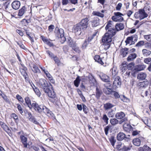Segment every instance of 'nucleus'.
I'll list each match as a JSON object with an SVG mask.
<instances>
[{
  "instance_id": "nucleus-21",
  "label": "nucleus",
  "mask_w": 151,
  "mask_h": 151,
  "mask_svg": "<svg viewBox=\"0 0 151 151\" xmlns=\"http://www.w3.org/2000/svg\"><path fill=\"white\" fill-rule=\"evenodd\" d=\"M110 72L112 73V76L113 78L117 74L118 71L117 67L114 66L113 68L110 70Z\"/></svg>"
},
{
  "instance_id": "nucleus-64",
  "label": "nucleus",
  "mask_w": 151,
  "mask_h": 151,
  "mask_svg": "<svg viewBox=\"0 0 151 151\" xmlns=\"http://www.w3.org/2000/svg\"><path fill=\"white\" fill-rule=\"evenodd\" d=\"M110 129V127L109 126H106L104 128L105 133L106 135H107L108 134V131Z\"/></svg>"
},
{
  "instance_id": "nucleus-45",
  "label": "nucleus",
  "mask_w": 151,
  "mask_h": 151,
  "mask_svg": "<svg viewBox=\"0 0 151 151\" xmlns=\"http://www.w3.org/2000/svg\"><path fill=\"white\" fill-rule=\"evenodd\" d=\"M115 114V111L111 109V111H109L107 113V115L109 117H113Z\"/></svg>"
},
{
  "instance_id": "nucleus-50",
  "label": "nucleus",
  "mask_w": 151,
  "mask_h": 151,
  "mask_svg": "<svg viewBox=\"0 0 151 151\" xmlns=\"http://www.w3.org/2000/svg\"><path fill=\"white\" fill-rule=\"evenodd\" d=\"M53 58L55 63L57 64L58 66L60 65L61 63L60 60L57 57L55 56Z\"/></svg>"
},
{
  "instance_id": "nucleus-54",
  "label": "nucleus",
  "mask_w": 151,
  "mask_h": 151,
  "mask_svg": "<svg viewBox=\"0 0 151 151\" xmlns=\"http://www.w3.org/2000/svg\"><path fill=\"white\" fill-rule=\"evenodd\" d=\"M16 99L19 101L21 102L22 103L24 102V100L22 97L19 94H17L16 96Z\"/></svg>"
},
{
  "instance_id": "nucleus-52",
  "label": "nucleus",
  "mask_w": 151,
  "mask_h": 151,
  "mask_svg": "<svg viewBox=\"0 0 151 151\" xmlns=\"http://www.w3.org/2000/svg\"><path fill=\"white\" fill-rule=\"evenodd\" d=\"M20 71L22 74L26 79L28 76L27 73H26V71L23 70L22 69H20Z\"/></svg>"
},
{
  "instance_id": "nucleus-18",
  "label": "nucleus",
  "mask_w": 151,
  "mask_h": 151,
  "mask_svg": "<svg viewBox=\"0 0 151 151\" xmlns=\"http://www.w3.org/2000/svg\"><path fill=\"white\" fill-rule=\"evenodd\" d=\"M20 138L23 144L24 147H27L28 144L27 143V138L24 135L22 134L20 136Z\"/></svg>"
},
{
  "instance_id": "nucleus-51",
  "label": "nucleus",
  "mask_w": 151,
  "mask_h": 151,
  "mask_svg": "<svg viewBox=\"0 0 151 151\" xmlns=\"http://www.w3.org/2000/svg\"><path fill=\"white\" fill-rule=\"evenodd\" d=\"M144 39L149 42H151V34L145 35L144 36Z\"/></svg>"
},
{
  "instance_id": "nucleus-40",
  "label": "nucleus",
  "mask_w": 151,
  "mask_h": 151,
  "mask_svg": "<svg viewBox=\"0 0 151 151\" xmlns=\"http://www.w3.org/2000/svg\"><path fill=\"white\" fill-rule=\"evenodd\" d=\"M114 106V105L109 103H107L104 105V107L106 110H107L112 108Z\"/></svg>"
},
{
  "instance_id": "nucleus-2",
  "label": "nucleus",
  "mask_w": 151,
  "mask_h": 151,
  "mask_svg": "<svg viewBox=\"0 0 151 151\" xmlns=\"http://www.w3.org/2000/svg\"><path fill=\"white\" fill-rule=\"evenodd\" d=\"M31 107L29 108L30 110L33 108L35 111L39 113H41L43 111L48 117H54V114L45 106H39L37 103L35 102L32 104Z\"/></svg>"
},
{
  "instance_id": "nucleus-12",
  "label": "nucleus",
  "mask_w": 151,
  "mask_h": 151,
  "mask_svg": "<svg viewBox=\"0 0 151 151\" xmlns=\"http://www.w3.org/2000/svg\"><path fill=\"white\" fill-rule=\"evenodd\" d=\"M83 29L82 28V27L79 24H77L74 27V32L76 35H79L81 33V29Z\"/></svg>"
},
{
  "instance_id": "nucleus-11",
  "label": "nucleus",
  "mask_w": 151,
  "mask_h": 151,
  "mask_svg": "<svg viewBox=\"0 0 151 151\" xmlns=\"http://www.w3.org/2000/svg\"><path fill=\"white\" fill-rule=\"evenodd\" d=\"M113 85L115 88L120 87L121 84V80L119 76H116L113 82Z\"/></svg>"
},
{
  "instance_id": "nucleus-44",
  "label": "nucleus",
  "mask_w": 151,
  "mask_h": 151,
  "mask_svg": "<svg viewBox=\"0 0 151 151\" xmlns=\"http://www.w3.org/2000/svg\"><path fill=\"white\" fill-rule=\"evenodd\" d=\"M93 14L101 18H103L104 17V14L99 12L94 11L93 12Z\"/></svg>"
},
{
  "instance_id": "nucleus-7",
  "label": "nucleus",
  "mask_w": 151,
  "mask_h": 151,
  "mask_svg": "<svg viewBox=\"0 0 151 151\" xmlns=\"http://www.w3.org/2000/svg\"><path fill=\"white\" fill-rule=\"evenodd\" d=\"M112 21H109L105 27V29L106 31L108 30L107 32H112L113 33H116V29L114 27H112Z\"/></svg>"
},
{
  "instance_id": "nucleus-30",
  "label": "nucleus",
  "mask_w": 151,
  "mask_h": 151,
  "mask_svg": "<svg viewBox=\"0 0 151 151\" xmlns=\"http://www.w3.org/2000/svg\"><path fill=\"white\" fill-rule=\"evenodd\" d=\"M133 143L135 146H139L141 144V141L138 138H136L133 139Z\"/></svg>"
},
{
  "instance_id": "nucleus-29",
  "label": "nucleus",
  "mask_w": 151,
  "mask_h": 151,
  "mask_svg": "<svg viewBox=\"0 0 151 151\" xmlns=\"http://www.w3.org/2000/svg\"><path fill=\"white\" fill-rule=\"evenodd\" d=\"M102 91L101 90H99L97 87L96 88V92L95 96L97 99H100L101 95L102 94Z\"/></svg>"
},
{
  "instance_id": "nucleus-1",
  "label": "nucleus",
  "mask_w": 151,
  "mask_h": 151,
  "mask_svg": "<svg viewBox=\"0 0 151 151\" xmlns=\"http://www.w3.org/2000/svg\"><path fill=\"white\" fill-rule=\"evenodd\" d=\"M38 83L39 86L43 89L44 91L47 94L49 97L52 99L55 98V93L50 83L48 84L47 81L43 79H40Z\"/></svg>"
},
{
  "instance_id": "nucleus-27",
  "label": "nucleus",
  "mask_w": 151,
  "mask_h": 151,
  "mask_svg": "<svg viewBox=\"0 0 151 151\" xmlns=\"http://www.w3.org/2000/svg\"><path fill=\"white\" fill-rule=\"evenodd\" d=\"M144 62L146 64H150L148 68V69L149 71H151V58H145L144 60Z\"/></svg>"
},
{
  "instance_id": "nucleus-37",
  "label": "nucleus",
  "mask_w": 151,
  "mask_h": 151,
  "mask_svg": "<svg viewBox=\"0 0 151 151\" xmlns=\"http://www.w3.org/2000/svg\"><path fill=\"white\" fill-rule=\"evenodd\" d=\"M26 8L25 6H23L19 11L18 15L20 17L22 16L25 12Z\"/></svg>"
},
{
  "instance_id": "nucleus-9",
  "label": "nucleus",
  "mask_w": 151,
  "mask_h": 151,
  "mask_svg": "<svg viewBox=\"0 0 151 151\" xmlns=\"http://www.w3.org/2000/svg\"><path fill=\"white\" fill-rule=\"evenodd\" d=\"M138 12L140 20L143 19L148 17V14L145 12L144 9H139Z\"/></svg>"
},
{
  "instance_id": "nucleus-24",
  "label": "nucleus",
  "mask_w": 151,
  "mask_h": 151,
  "mask_svg": "<svg viewBox=\"0 0 151 151\" xmlns=\"http://www.w3.org/2000/svg\"><path fill=\"white\" fill-rule=\"evenodd\" d=\"M137 56V54L135 53H132L129 55L127 58V61L128 62H130L133 60Z\"/></svg>"
},
{
  "instance_id": "nucleus-16",
  "label": "nucleus",
  "mask_w": 151,
  "mask_h": 151,
  "mask_svg": "<svg viewBox=\"0 0 151 151\" xmlns=\"http://www.w3.org/2000/svg\"><path fill=\"white\" fill-rule=\"evenodd\" d=\"M99 76L101 79L104 82H110L109 77L105 74L101 73L99 75Z\"/></svg>"
},
{
  "instance_id": "nucleus-47",
  "label": "nucleus",
  "mask_w": 151,
  "mask_h": 151,
  "mask_svg": "<svg viewBox=\"0 0 151 151\" xmlns=\"http://www.w3.org/2000/svg\"><path fill=\"white\" fill-rule=\"evenodd\" d=\"M102 119L104 122L105 123L106 125L108 124L109 118L105 114H104Z\"/></svg>"
},
{
  "instance_id": "nucleus-26",
  "label": "nucleus",
  "mask_w": 151,
  "mask_h": 151,
  "mask_svg": "<svg viewBox=\"0 0 151 151\" xmlns=\"http://www.w3.org/2000/svg\"><path fill=\"white\" fill-rule=\"evenodd\" d=\"M115 29L117 31L123 29L124 28V25L122 23H119L116 24L115 26Z\"/></svg>"
},
{
  "instance_id": "nucleus-35",
  "label": "nucleus",
  "mask_w": 151,
  "mask_h": 151,
  "mask_svg": "<svg viewBox=\"0 0 151 151\" xmlns=\"http://www.w3.org/2000/svg\"><path fill=\"white\" fill-rule=\"evenodd\" d=\"M142 53L144 56L147 57L151 54V52L146 49H143L142 50Z\"/></svg>"
},
{
  "instance_id": "nucleus-58",
  "label": "nucleus",
  "mask_w": 151,
  "mask_h": 151,
  "mask_svg": "<svg viewBox=\"0 0 151 151\" xmlns=\"http://www.w3.org/2000/svg\"><path fill=\"white\" fill-rule=\"evenodd\" d=\"M83 111L85 114L87 113L88 109L86 106L84 104H83Z\"/></svg>"
},
{
  "instance_id": "nucleus-8",
  "label": "nucleus",
  "mask_w": 151,
  "mask_h": 151,
  "mask_svg": "<svg viewBox=\"0 0 151 151\" xmlns=\"http://www.w3.org/2000/svg\"><path fill=\"white\" fill-rule=\"evenodd\" d=\"M117 139L119 141H121L124 139L126 141L129 140V138L126 136L125 134L122 132H119L116 136Z\"/></svg>"
},
{
  "instance_id": "nucleus-43",
  "label": "nucleus",
  "mask_w": 151,
  "mask_h": 151,
  "mask_svg": "<svg viewBox=\"0 0 151 151\" xmlns=\"http://www.w3.org/2000/svg\"><path fill=\"white\" fill-rule=\"evenodd\" d=\"M80 81V79L79 76L77 77L76 79L74 81V85L76 87H78L79 86V83Z\"/></svg>"
},
{
  "instance_id": "nucleus-60",
  "label": "nucleus",
  "mask_w": 151,
  "mask_h": 151,
  "mask_svg": "<svg viewBox=\"0 0 151 151\" xmlns=\"http://www.w3.org/2000/svg\"><path fill=\"white\" fill-rule=\"evenodd\" d=\"M11 117L13 118L15 120V122L16 123L17 122V120L18 119V116L15 113H13L11 115Z\"/></svg>"
},
{
  "instance_id": "nucleus-34",
  "label": "nucleus",
  "mask_w": 151,
  "mask_h": 151,
  "mask_svg": "<svg viewBox=\"0 0 151 151\" xmlns=\"http://www.w3.org/2000/svg\"><path fill=\"white\" fill-rule=\"evenodd\" d=\"M24 99L25 102L29 108L30 107H31L32 104H31V101L30 98L28 97H26Z\"/></svg>"
},
{
  "instance_id": "nucleus-17",
  "label": "nucleus",
  "mask_w": 151,
  "mask_h": 151,
  "mask_svg": "<svg viewBox=\"0 0 151 151\" xmlns=\"http://www.w3.org/2000/svg\"><path fill=\"white\" fill-rule=\"evenodd\" d=\"M0 125L3 129L10 135L9 134H11V131L8 126L2 122H0Z\"/></svg>"
},
{
  "instance_id": "nucleus-61",
  "label": "nucleus",
  "mask_w": 151,
  "mask_h": 151,
  "mask_svg": "<svg viewBox=\"0 0 151 151\" xmlns=\"http://www.w3.org/2000/svg\"><path fill=\"white\" fill-rule=\"evenodd\" d=\"M144 45L146 48L151 49V43L147 42L145 43Z\"/></svg>"
},
{
  "instance_id": "nucleus-39",
  "label": "nucleus",
  "mask_w": 151,
  "mask_h": 151,
  "mask_svg": "<svg viewBox=\"0 0 151 151\" xmlns=\"http://www.w3.org/2000/svg\"><path fill=\"white\" fill-rule=\"evenodd\" d=\"M104 91L105 93L106 94H110L113 92L111 88H104Z\"/></svg>"
},
{
  "instance_id": "nucleus-41",
  "label": "nucleus",
  "mask_w": 151,
  "mask_h": 151,
  "mask_svg": "<svg viewBox=\"0 0 151 151\" xmlns=\"http://www.w3.org/2000/svg\"><path fill=\"white\" fill-rule=\"evenodd\" d=\"M109 140L112 146L114 147L116 141L114 138V137L113 136H111L109 138Z\"/></svg>"
},
{
  "instance_id": "nucleus-62",
  "label": "nucleus",
  "mask_w": 151,
  "mask_h": 151,
  "mask_svg": "<svg viewBox=\"0 0 151 151\" xmlns=\"http://www.w3.org/2000/svg\"><path fill=\"white\" fill-rule=\"evenodd\" d=\"M77 92L81 98L82 99L83 98H84V97L81 91L79 89H77Z\"/></svg>"
},
{
  "instance_id": "nucleus-57",
  "label": "nucleus",
  "mask_w": 151,
  "mask_h": 151,
  "mask_svg": "<svg viewBox=\"0 0 151 151\" xmlns=\"http://www.w3.org/2000/svg\"><path fill=\"white\" fill-rule=\"evenodd\" d=\"M36 94L39 97L41 95V93L39 89L36 88L33 90Z\"/></svg>"
},
{
  "instance_id": "nucleus-22",
  "label": "nucleus",
  "mask_w": 151,
  "mask_h": 151,
  "mask_svg": "<svg viewBox=\"0 0 151 151\" xmlns=\"http://www.w3.org/2000/svg\"><path fill=\"white\" fill-rule=\"evenodd\" d=\"M69 42H68V44L70 46L72 47V49L74 51H75L76 52L79 53L80 52V50L79 49V48L78 47L75 45L74 44L72 45V43L70 40H69Z\"/></svg>"
},
{
  "instance_id": "nucleus-10",
  "label": "nucleus",
  "mask_w": 151,
  "mask_h": 151,
  "mask_svg": "<svg viewBox=\"0 0 151 151\" xmlns=\"http://www.w3.org/2000/svg\"><path fill=\"white\" fill-rule=\"evenodd\" d=\"M149 84V82L147 81H145L142 82L137 83V86L138 88L142 89L143 88H146L147 86Z\"/></svg>"
},
{
  "instance_id": "nucleus-53",
  "label": "nucleus",
  "mask_w": 151,
  "mask_h": 151,
  "mask_svg": "<svg viewBox=\"0 0 151 151\" xmlns=\"http://www.w3.org/2000/svg\"><path fill=\"white\" fill-rule=\"evenodd\" d=\"M29 120L33 122L36 124H39V123L37 121L35 118L34 117L29 118Z\"/></svg>"
},
{
  "instance_id": "nucleus-32",
  "label": "nucleus",
  "mask_w": 151,
  "mask_h": 151,
  "mask_svg": "<svg viewBox=\"0 0 151 151\" xmlns=\"http://www.w3.org/2000/svg\"><path fill=\"white\" fill-rule=\"evenodd\" d=\"M145 67L144 65H139L135 67L134 68L136 71L138 72L144 70Z\"/></svg>"
},
{
  "instance_id": "nucleus-14",
  "label": "nucleus",
  "mask_w": 151,
  "mask_h": 151,
  "mask_svg": "<svg viewBox=\"0 0 151 151\" xmlns=\"http://www.w3.org/2000/svg\"><path fill=\"white\" fill-rule=\"evenodd\" d=\"M94 59L96 61L98 62L101 65H104L105 62V60L104 59V57H102L101 58L100 56L99 55H96Z\"/></svg>"
},
{
  "instance_id": "nucleus-15",
  "label": "nucleus",
  "mask_w": 151,
  "mask_h": 151,
  "mask_svg": "<svg viewBox=\"0 0 151 151\" xmlns=\"http://www.w3.org/2000/svg\"><path fill=\"white\" fill-rule=\"evenodd\" d=\"M94 59L96 61L98 62L101 65H104L105 62V60L104 59V57H102L101 58L100 56L99 55H96Z\"/></svg>"
},
{
  "instance_id": "nucleus-38",
  "label": "nucleus",
  "mask_w": 151,
  "mask_h": 151,
  "mask_svg": "<svg viewBox=\"0 0 151 151\" xmlns=\"http://www.w3.org/2000/svg\"><path fill=\"white\" fill-rule=\"evenodd\" d=\"M32 71L35 73H40V71L38 67L35 65L33 64V65Z\"/></svg>"
},
{
  "instance_id": "nucleus-28",
  "label": "nucleus",
  "mask_w": 151,
  "mask_h": 151,
  "mask_svg": "<svg viewBox=\"0 0 151 151\" xmlns=\"http://www.w3.org/2000/svg\"><path fill=\"white\" fill-rule=\"evenodd\" d=\"M124 130L127 132H129L132 129V127L129 124H124L123 126Z\"/></svg>"
},
{
  "instance_id": "nucleus-25",
  "label": "nucleus",
  "mask_w": 151,
  "mask_h": 151,
  "mask_svg": "<svg viewBox=\"0 0 151 151\" xmlns=\"http://www.w3.org/2000/svg\"><path fill=\"white\" fill-rule=\"evenodd\" d=\"M93 26L96 27L99 24V19L98 17H95L91 21Z\"/></svg>"
},
{
  "instance_id": "nucleus-31",
  "label": "nucleus",
  "mask_w": 151,
  "mask_h": 151,
  "mask_svg": "<svg viewBox=\"0 0 151 151\" xmlns=\"http://www.w3.org/2000/svg\"><path fill=\"white\" fill-rule=\"evenodd\" d=\"M146 77V74L144 73H141L139 74L137 76L138 79L143 80L145 79Z\"/></svg>"
},
{
  "instance_id": "nucleus-59",
  "label": "nucleus",
  "mask_w": 151,
  "mask_h": 151,
  "mask_svg": "<svg viewBox=\"0 0 151 151\" xmlns=\"http://www.w3.org/2000/svg\"><path fill=\"white\" fill-rule=\"evenodd\" d=\"M120 98L121 100L124 102H127L128 101V99L124 95H122L120 96Z\"/></svg>"
},
{
  "instance_id": "nucleus-3",
  "label": "nucleus",
  "mask_w": 151,
  "mask_h": 151,
  "mask_svg": "<svg viewBox=\"0 0 151 151\" xmlns=\"http://www.w3.org/2000/svg\"><path fill=\"white\" fill-rule=\"evenodd\" d=\"M55 33L56 36L61 39L60 40L61 43H63L66 40L65 37L64 36V30L61 28L59 29L58 27H56L55 29Z\"/></svg>"
},
{
  "instance_id": "nucleus-20",
  "label": "nucleus",
  "mask_w": 151,
  "mask_h": 151,
  "mask_svg": "<svg viewBox=\"0 0 151 151\" xmlns=\"http://www.w3.org/2000/svg\"><path fill=\"white\" fill-rule=\"evenodd\" d=\"M41 39L43 42L46 44L47 45L50 47L53 46L54 45L50 40H49L45 37L42 36H41Z\"/></svg>"
},
{
  "instance_id": "nucleus-42",
  "label": "nucleus",
  "mask_w": 151,
  "mask_h": 151,
  "mask_svg": "<svg viewBox=\"0 0 151 151\" xmlns=\"http://www.w3.org/2000/svg\"><path fill=\"white\" fill-rule=\"evenodd\" d=\"M110 122L112 125H115L118 124L119 121L115 118L111 119L110 120Z\"/></svg>"
},
{
  "instance_id": "nucleus-4",
  "label": "nucleus",
  "mask_w": 151,
  "mask_h": 151,
  "mask_svg": "<svg viewBox=\"0 0 151 151\" xmlns=\"http://www.w3.org/2000/svg\"><path fill=\"white\" fill-rule=\"evenodd\" d=\"M116 33L107 32L103 36L102 39L103 42L111 43L112 41V37Z\"/></svg>"
},
{
  "instance_id": "nucleus-5",
  "label": "nucleus",
  "mask_w": 151,
  "mask_h": 151,
  "mask_svg": "<svg viewBox=\"0 0 151 151\" xmlns=\"http://www.w3.org/2000/svg\"><path fill=\"white\" fill-rule=\"evenodd\" d=\"M116 118L118 119H122L119 121V123L121 124L123 122H126L127 121V117H124L125 114L122 111L117 112L115 115Z\"/></svg>"
},
{
  "instance_id": "nucleus-13",
  "label": "nucleus",
  "mask_w": 151,
  "mask_h": 151,
  "mask_svg": "<svg viewBox=\"0 0 151 151\" xmlns=\"http://www.w3.org/2000/svg\"><path fill=\"white\" fill-rule=\"evenodd\" d=\"M88 19L86 18L82 19L79 24L82 27V28H86L88 26Z\"/></svg>"
},
{
  "instance_id": "nucleus-56",
  "label": "nucleus",
  "mask_w": 151,
  "mask_h": 151,
  "mask_svg": "<svg viewBox=\"0 0 151 151\" xmlns=\"http://www.w3.org/2000/svg\"><path fill=\"white\" fill-rule=\"evenodd\" d=\"M17 108L19 113L22 114L23 113V109L21 106L19 104H17Z\"/></svg>"
},
{
  "instance_id": "nucleus-55",
  "label": "nucleus",
  "mask_w": 151,
  "mask_h": 151,
  "mask_svg": "<svg viewBox=\"0 0 151 151\" xmlns=\"http://www.w3.org/2000/svg\"><path fill=\"white\" fill-rule=\"evenodd\" d=\"M46 52L49 56V57L51 58H53L55 57V56H54L53 53H52L51 51L48 50H47L46 51Z\"/></svg>"
},
{
  "instance_id": "nucleus-33",
  "label": "nucleus",
  "mask_w": 151,
  "mask_h": 151,
  "mask_svg": "<svg viewBox=\"0 0 151 151\" xmlns=\"http://www.w3.org/2000/svg\"><path fill=\"white\" fill-rule=\"evenodd\" d=\"M129 49L125 48L122 49L121 50V55L123 57H124L127 54L128 52Z\"/></svg>"
},
{
  "instance_id": "nucleus-49",
  "label": "nucleus",
  "mask_w": 151,
  "mask_h": 151,
  "mask_svg": "<svg viewBox=\"0 0 151 151\" xmlns=\"http://www.w3.org/2000/svg\"><path fill=\"white\" fill-rule=\"evenodd\" d=\"M133 40V36L129 37H127L126 40L125 41V42L126 44H130L131 42L132 41V40Z\"/></svg>"
},
{
  "instance_id": "nucleus-63",
  "label": "nucleus",
  "mask_w": 151,
  "mask_h": 151,
  "mask_svg": "<svg viewBox=\"0 0 151 151\" xmlns=\"http://www.w3.org/2000/svg\"><path fill=\"white\" fill-rule=\"evenodd\" d=\"M88 43H88L87 40H86L82 45V48L83 49L86 48Z\"/></svg>"
},
{
  "instance_id": "nucleus-19",
  "label": "nucleus",
  "mask_w": 151,
  "mask_h": 151,
  "mask_svg": "<svg viewBox=\"0 0 151 151\" xmlns=\"http://www.w3.org/2000/svg\"><path fill=\"white\" fill-rule=\"evenodd\" d=\"M20 2L18 1H13L11 4L12 8L14 9H18L20 7Z\"/></svg>"
},
{
  "instance_id": "nucleus-46",
  "label": "nucleus",
  "mask_w": 151,
  "mask_h": 151,
  "mask_svg": "<svg viewBox=\"0 0 151 151\" xmlns=\"http://www.w3.org/2000/svg\"><path fill=\"white\" fill-rule=\"evenodd\" d=\"M126 65H127L126 64H124V63H123L120 68L122 72V73H123L124 72H125L127 70V67H126Z\"/></svg>"
},
{
  "instance_id": "nucleus-36",
  "label": "nucleus",
  "mask_w": 151,
  "mask_h": 151,
  "mask_svg": "<svg viewBox=\"0 0 151 151\" xmlns=\"http://www.w3.org/2000/svg\"><path fill=\"white\" fill-rule=\"evenodd\" d=\"M111 45V43L103 42L102 45V47L104 49L106 50L110 47Z\"/></svg>"
},
{
  "instance_id": "nucleus-23",
  "label": "nucleus",
  "mask_w": 151,
  "mask_h": 151,
  "mask_svg": "<svg viewBox=\"0 0 151 151\" xmlns=\"http://www.w3.org/2000/svg\"><path fill=\"white\" fill-rule=\"evenodd\" d=\"M138 151H151V148L147 145H145L143 147H139Z\"/></svg>"
},
{
  "instance_id": "nucleus-48",
  "label": "nucleus",
  "mask_w": 151,
  "mask_h": 151,
  "mask_svg": "<svg viewBox=\"0 0 151 151\" xmlns=\"http://www.w3.org/2000/svg\"><path fill=\"white\" fill-rule=\"evenodd\" d=\"M145 42L143 40H141L138 42L136 45L135 46L138 47L143 46L144 45Z\"/></svg>"
},
{
  "instance_id": "nucleus-6",
  "label": "nucleus",
  "mask_w": 151,
  "mask_h": 151,
  "mask_svg": "<svg viewBox=\"0 0 151 151\" xmlns=\"http://www.w3.org/2000/svg\"><path fill=\"white\" fill-rule=\"evenodd\" d=\"M115 16H113L112 17V20L115 22H122L123 20V18L122 16L124 15L119 12H114Z\"/></svg>"
}]
</instances>
